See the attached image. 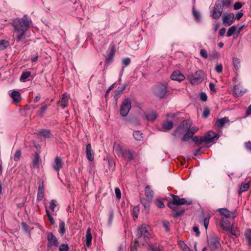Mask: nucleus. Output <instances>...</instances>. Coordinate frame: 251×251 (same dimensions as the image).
I'll list each match as a JSON object with an SVG mask.
<instances>
[{
	"label": "nucleus",
	"instance_id": "4be33fe9",
	"mask_svg": "<svg viewBox=\"0 0 251 251\" xmlns=\"http://www.w3.org/2000/svg\"><path fill=\"white\" fill-rule=\"evenodd\" d=\"M92 239V235L91 232V228L89 227L86 231V234L85 236V242L86 246L88 247H90Z\"/></svg>",
	"mask_w": 251,
	"mask_h": 251
},
{
	"label": "nucleus",
	"instance_id": "7c9ffc66",
	"mask_svg": "<svg viewBox=\"0 0 251 251\" xmlns=\"http://www.w3.org/2000/svg\"><path fill=\"white\" fill-rule=\"evenodd\" d=\"M30 75L31 72H24L22 74L21 77L20 78V80L22 82H25Z\"/></svg>",
	"mask_w": 251,
	"mask_h": 251
},
{
	"label": "nucleus",
	"instance_id": "cd10ccee",
	"mask_svg": "<svg viewBox=\"0 0 251 251\" xmlns=\"http://www.w3.org/2000/svg\"><path fill=\"white\" fill-rule=\"evenodd\" d=\"M226 124H229V120L227 117L222 118L216 121V126H224Z\"/></svg>",
	"mask_w": 251,
	"mask_h": 251
},
{
	"label": "nucleus",
	"instance_id": "2f4dec72",
	"mask_svg": "<svg viewBox=\"0 0 251 251\" xmlns=\"http://www.w3.org/2000/svg\"><path fill=\"white\" fill-rule=\"evenodd\" d=\"M134 138L138 141H141L143 139V133L139 130L135 131L133 133Z\"/></svg>",
	"mask_w": 251,
	"mask_h": 251
},
{
	"label": "nucleus",
	"instance_id": "680f3d73",
	"mask_svg": "<svg viewBox=\"0 0 251 251\" xmlns=\"http://www.w3.org/2000/svg\"><path fill=\"white\" fill-rule=\"evenodd\" d=\"M200 99L202 101H206L207 99V97L206 94L203 92H201L200 94Z\"/></svg>",
	"mask_w": 251,
	"mask_h": 251
},
{
	"label": "nucleus",
	"instance_id": "e433bc0d",
	"mask_svg": "<svg viewBox=\"0 0 251 251\" xmlns=\"http://www.w3.org/2000/svg\"><path fill=\"white\" fill-rule=\"evenodd\" d=\"M115 52V50L114 48L111 49L110 52H109L107 57L106 58V62L108 63L110 60H111L114 55Z\"/></svg>",
	"mask_w": 251,
	"mask_h": 251
},
{
	"label": "nucleus",
	"instance_id": "6e6d98bb",
	"mask_svg": "<svg viewBox=\"0 0 251 251\" xmlns=\"http://www.w3.org/2000/svg\"><path fill=\"white\" fill-rule=\"evenodd\" d=\"M200 54L201 56L204 58H207L208 57V54L207 51L205 49H201L200 50Z\"/></svg>",
	"mask_w": 251,
	"mask_h": 251
},
{
	"label": "nucleus",
	"instance_id": "b1692460",
	"mask_svg": "<svg viewBox=\"0 0 251 251\" xmlns=\"http://www.w3.org/2000/svg\"><path fill=\"white\" fill-rule=\"evenodd\" d=\"M153 191L151 190L149 185H147L145 187V195L148 200H151L153 197Z\"/></svg>",
	"mask_w": 251,
	"mask_h": 251
},
{
	"label": "nucleus",
	"instance_id": "2eb2a0df",
	"mask_svg": "<svg viewBox=\"0 0 251 251\" xmlns=\"http://www.w3.org/2000/svg\"><path fill=\"white\" fill-rule=\"evenodd\" d=\"M37 135L38 137L40 138H53V135L51 133V131L49 129H42L40 131H39L37 133Z\"/></svg>",
	"mask_w": 251,
	"mask_h": 251
},
{
	"label": "nucleus",
	"instance_id": "0eeeda50",
	"mask_svg": "<svg viewBox=\"0 0 251 251\" xmlns=\"http://www.w3.org/2000/svg\"><path fill=\"white\" fill-rule=\"evenodd\" d=\"M167 92V85L164 84H158L154 86L153 88V93L154 95L160 99L165 98Z\"/></svg>",
	"mask_w": 251,
	"mask_h": 251
},
{
	"label": "nucleus",
	"instance_id": "a18cd8bd",
	"mask_svg": "<svg viewBox=\"0 0 251 251\" xmlns=\"http://www.w3.org/2000/svg\"><path fill=\"white\" fill-rule=\"evenodd\" d=\"M22 226L23 228L24 229V230L26 232H28V233L30 232L29 226L25 222H23L22 223Z\"/></svg>",
	"mask_w": 251,
	"mask_h": 251
},
{
	"label": "nucleus",
	"instance_id": "052dcab7",
	"mask_svg": "<svg viewBox=\"0 0 251 251\" xmlns=\"http://www.w3.org/2000/svg\"><path fill=\"white\" fill-rule=\"evenodd\" d=\"M131 62L130 59L128 57L126 58L123 60L122 63L125 66H128Z\"/></svg>",
	"mask_w": 251,
	"mask_h": 251
},
{
	"label": "nucleus",
	"instance_id": "13d9d810",
	"mask_svg": "<svg viewBox=\"0 0 251 251\" xmlns=\"http://www.w3.org/2000/svg\"><path fill=\"white\" fill-rule=\"evenodd\" d=\"M215 71L218 73H221L223 71V66L222 64L217 65L215 68Z\"/></svg>",
	"mask_w": 251,
	"mask_h": 251
},
{
	"label": "nucleus",
	"instance_id": "c03bdc74",
	"mask_svg": "<svg viewBox=\"0 0 251 251\" xmlns=\"http://www.w3.org/2000/svg\"><path fill=\"white\" fill-rule=\"evenodd\" d=\"M69 247L67 244H62L59 247V251H69Z\"/></svg>",
	"mask_w": 251,
	"mask_h": 251
},
{
	"label": "nucleus",
	"instance_id": "774afa93",
	"mask_svg": "<svg viewBox=\"0 0 251 251\" xmlns=\"http://www.w3.org/2000/svg\"><path fill=\"white\" fill-rule=\"evenodd\" d=\"M191 124L192 123L190 120H185L182 122L180 126H191Z\"/></svg>",
	"mask_w": 251,
	"mask_h": 251
},
{
	"label": "nucleus",
	"instance_id": "c756f323",
	"mask_svg": "<svg viewBox=\"0 0 251 251\" xmlns=\"http://www.w3.org/2000/svg\"><path fill=\"white\" fill-rule=\"evenodd\" d=\"M65 225V222L63 221L60 220L58 232L61 235H63L66 232Z\"/></svg>",
	"mask_w": 251,
	"mask_h": 251
},
{
	"label": "nucleus",
	"instance_id": "39448f33",
	"mask_svg": "<svg viewBox=\"0 0 251 251\" xmlns=\"http://www.w3.org/2000/svg\"><path fill=\"white\" fill-rule=\"evenodd\" d=\"M219 135L214 132L212 130L207 131L204 135L201 136H195L193 138V141L197 145L203 143L209 144L214 142L215 139H218Z\"/></svg>",
	"mask_w": 251,
	"mask_h": 251
},
{
	"label": "nucleus",
	"instance_id": "f257e3e1",
	"mask_svg": "<svg viewBox=\"0 0 251 251\" xmlns=\"http://www.w3.org/2000/svg\"><path fill=\"white\" fill-rule=\"evenodd\" d=\"M32 23L31 19L27 15H25L22 18L13 20L11 25L13 29V38L17 43H25L26 32Z\"/></svg>",
	"mask_w": 251,
	"mask_h": 251
},
{
	"label": "nucleus",
	"instance_id": "473e14b6",
	"mask_svg": "<svg viewBox=\"0 0 251 251\" xmlns=\"http://www.w3.org/2000/svg\"><path fill=\"white\" fill-rule=\"evenodd\" d=\"M232 63L236 70H238L240 66V60L237 57H233Z\"/></svg>",
	"mask_w": 251,
	"mask_h": 251
},
{
	"label": "nucleus",
	"instance_id": "412c9836",
	"mask_svg": "<svg viewBox=\"0 0 251 251\" xmlns=\"http://www.w3.org/2000/svg\"><path fill=\"white\" fill-rule=\"evenodd\" d=\"M69 99V96L66 94L62 95L61 100L58 102V104H60L62 108L64 109L67 106Z\"/></svg>",
	"mask_w": 251,
	"mask_h": 251
},
{
	"label": "nucleus",
	"instance_id": "bb28decb",
	"mask_svg": "<svg viewBox=\"0 0 251 251\" xmlns=\"http://www.w3.org/2000/svg\"><path fill=\"white\" fill-rule=\"evenodd\" d=\"M113 150L115 151L116 153L119 156H121L124 151L123 150L121 146L116 143H114V144Z\"/></svg>",
	"mask_w": 251,
	"mask_h": 251
},
{
	"label": "nucleus",
	"instance_id": "72a5a7b5",
	"mask_svg": "<svg viewBox=\"0 0 251 251\" xmlns=\"http://www.w3.org/2000/svg\"><path fill=\"white\" fill-rule=\"evenodd\" d=\"M245 235L248 240V245L251 246V229H247L245 231Z\"/></svg>",
	"mask_w": 251,
	"mask_h": 251
},
{
	"label": "nucleus",
	"instance_id": "09e8293b",
	"mask_svg": "<svg viewBox=\"0 0 251 251\" xmlns=\"http://www.w3.org/2000/svg\"><path fill=\"white\" fill-rule=\"evenodd\" d=\"M155 203L158 208H163L165 207V205L164 204L163 201L159 200H156L155 201Z\"/></svg>",
	"mask_w": 251,
	"mask_h": 251
},
{
	"label": "nucleus",
	"instance_id": "393cba45",
	"mask_svg": "<svg viewBox=\"0 0 251 251\" xmlns=\"http://www.w3.org/2000/svg\"><path fill=\"white\" fill-rule=\"evenodd\" d=\"M146 118L148 121H153L157 118V114L156 112L151 111L146 114Z\"/></svg>",
	"mask_w": 251,
	"mask_h": 251
},
{
	"label": "nucleus",
	"instance_id": "0e129e2a",
	"mask_svg": "<svg viewBox=\"0 0 251 251\" xmlns=\"http://www.w3.org/2000/svg\"><path fill=\"white\" fill-rule=\"evenodd\" d=\"M242 4L240 2H236L234 3L233 8L235 10L239 9L242 7Z\"/></svg>",
	"mask_w": 251,
	"mask_h": 251
},
{
	"label": "nucleus",
	"instance_id": "864d4df0",
	"mask_svg": "<svg viewBox=\"0 0 251 251\" xmlns=\"http://www.w3.org/2000/svg\"><path fill=\"white\" fill-rule=\"evenodd\" d=\"M115 193L117 198L119 200L121 198V193L120 189L118 187L115 188Z\"/></svg>",
	"mask_w": 251,
	"mask_h": 251
},
{
	"label": "nucleus",
	"instance_id": "79ce46f5",
	"mask_svg": "<svg viewBox=\"0 0 251 251\" xmlns=\"http://www.w3.org/2000/svg\"><path fill=\"white\" fill-rule=\"evenodd\" d=\"M162 248V246L160 245H158L157 247L154 246L152 244L150 245V249L151 250V251H161Z\"/></svg>",
	"mask_w": 251,
	"mask_h": 251
},
{
	"label": "nucleus",
	"instance_id": "20e7f679",
	"mask_svg": "<svg viewBox=\"0 0 251 251\" xmlns=\"http://www.w3.org/2000/svg\"><path fill=\"white\" fill-rule=\"evenodd\" d=\"M148 225L143 224L138 227L136 234V240L140 241V243L143 245L149 244L151 234L148 231L147 227Z\"/></svg>",
	"mask_w": 251,
	"mask_h": 251
},
{
	"label": "nucleus",
	"instance_id": "423d86ee",
	"mask_svg": "<svg viewBox=\"0 0 251 251\" xmlns=\"http://www.w3.org/2000/svg\"><path fill=\"white\" fill-rule=\"evenodd\" d=\"M220 238L216 234L210 235L207 239L208 245L211 251H219L221 247Z\"/></svg>",
	"mask_w": 251,
	"mask_h": 251
},
{
	"label": "nucleus",
	"instance_id": "5fc2aeb1",
	"mask_svg": "<svg viewBox=\"0 0 251 251\" xmlns=\"http://www.w3.org/2000/svg\"><path fill=\"white\" fill-rule=\"evenodd\" d=\"M210 113V111L209 109L207 107L205 108L203 112H202V117L204 118H207L209 115Z\"/></svg>",
	"mask_w": 251,
	"mask_h": 251
},
{
	"label": "nucleus",
	"instance_id": "c85d7f7f",
	"mask_svg": "<svg viewBox=\"0 0 251 251\" xmlns=\"http://www.w3.org/2000/svg\"><path fill=\"white\" fill-rule=\"evenodd\" d=\"M237 230V227H234L233 225L231 226V227L226 226L225 227V230L229 231L231 235L235 236L236 237L238 236L237 234H236Z\"/></svg>",
	"mask_w": 251,
	"mask_h": 251
},
{
	"label": "nucleus",
	"instance_id": "5701e85b",
	"mask_svg": "<svg viewBox=\"0 0 251 251\" xmlns=\"http://www.w3.org/2000/svg\"><path fill=\"white\" fill-rule=\"evenodd\" d=\"M10 96L15 102H19L22 99L21 94L17 91H13Z\"/></svg>",
	"mask_w": 251,
	"mask_h": 251
},
{
	"label": "nucleus",
	"instance_id": "37998d69",
	"mask_svg": "<svg viewBox=\"0 0 251 251\" xmlns=\"http://www.w3.org/2000/svg\"><path fill=\"white\" fill-rule=\"evenodd\" d=\"M125 87H124L120 90H118L115 91V96L114 98L115 99L117 100L118 99L120 96L122 94L124 90H125Z\"/></svg>",
	"mask_w": 251,
	"mask_h": 251
},
{
	"label": "nucleus",
	"instance_id": "f03ea898",
	"mask_svg": "<svg viewBox=\"0 0 251 251\" xmlns=\"http://www.w3.org/2000/svg\"><path fill=\"white\" fill-rule=\"evenodd\" d=\"M172 198L171 201H168L167 206L172 210L170 216L173 218H177L183 215L185 209L181 206L183 204L191 205L192 201H187L184 198H180L178 196L171 194Z\"/></svg>",
	"mask_w": 251,
	"mask_h": 251
},
{
	"label": "nucleus",
	"instance_id": "c9c22d12",
	"mask_svg": "<svg viewBox=\"0 0 251 251\" xmlns=\"http://www.w3.org/2000/svg\"><path fill=\"white\" fill-rule=\"evenodd\" d=\"M221 226L225 230V227L226 226L231 227L230 222L227 220L224 219H221L220 221Z\"/></svg>",
	"mask_w": 251,
	"mask_h": 251
},
{
	"label": "nucleus",
	"instance_id": "f3484780",
	"mask_svg": "<svg viewBox=\"0 0 251 251\" xmlns=\"http://www.w3.org/2000/svg\"><path fill=\"white\" fill-rule=\"evenodd\" d=\"M86 153L87 159L90 161H93L94 159V152L92 149L90 143L88 144L86 147Z\"/></svg>",
	"mask_w": 251,
	"mask_h": 251
},
{
	"label": "nucleus",
	"instance_id": "49530a36",
	"mask_svg": "<svg viewBox=\"0 0 251 251\" xmlns=\"http://www.w3.org/2000/svg\"><path fill=\"white\" fill-rule=\"evenodd\" d=\"M48 108V105L45 104L43 105L40 109V110L38 111V113L39 115H40L41 116H43L46 111V110Z\"/></svg>",
	"mask_w": 251,
	"mask_h": 251
},
{
	"label": "nucleus",
	"instance_id": "9d476101",
	"mask_svg": "<svg viewBox=\"0 0 251 251\" xmlns=\"http://www.w3.org/2000/svg\"><path fill=\"white\" fill-rule=\"evenodd\" d=\"M47 250L49 251L52 247H58L59 242L57 237L52 233L49 232L47 235Z\"/></svg>",
	"mask_w": 251,
	"mask_h": 251
},
{
	"label": "nucleus",
	"instance_id": "338daca9",
	"mask_svg": "<svg viewBox=\"0 0 251 251\" xmlns=\"http://www.w3.org/2000/svg\"><path fill=\"white\" fill-rule=\"evenodd\" d=\"M243 16V13L242 12H239L236 15L235 17L234 18V20L236 19L237 20H240Z\"/></svg>",
	"mask_w": 251,
	"mask_h": 251
},
{
	"label": "nucleus",
	"instance_id": "a878e982",
	"mask_svg": "<svg viewBox=\"0 0 251 251\" xmlns=\"http://www.w3.org/2000/svg\"><path fill=\"white\" fill-rule=\"evenodd\" d=\"M40 157L39 153L36 152L34 154V157L32 160L33 165L34 167L39 168V162H40Z\"/></svg>",
	"mask_w": 251,
	"mask_h": 251
},
{
	"label": "nucleus",
	"instance_id": "a211bd4d",
	"mask_svg": "<svg viewBox=\"0 0 251 251\" xmlns=\"http://www.w3.org/2000/svg\"><path fill=\"white\" fill-rule=\"evenodd\" d=\"M44 196V181L40 180L39 182V187L38 190L37 199L38 201H42Z\"/></svg>",
	"mask_w": 251,
	"mask_h": 251
},
{
	"label": "nucleus",
	"instance_id": "4c0bfd02",
	"mask_svg": "<svg viewBox=\"0 0 251 251\" xmlns=\"http://www.w3.org/2000/svg\"><path fill=\"white\" fill-rule=\"evenodd\" d=\"M217 1H221V3L219 2L223 8L224 7H228L231 4V0H218Z\"/></svg>",
	"mask_w": 251,
	"mask_h": 251
},
{
	"label": "nucleus",
	"instance_id": "bf43d9fd",
	"mask_svg": "<svg viewBox=\"0 0 251 251\" xmlns=\"http://www.w3.org/2000/svg\"><path fill=\"white\" fill-rule=\"evenodd\" d=\"M173 126H161L159 129L160 130L164 132H167L171 130Z\"/></svg>",
	"mask_w": 251,
	"mask_h": 251
},
{
	"label": "nucleus",
	"instance_id": "dca6fc26",
	"mask_svg": "<svg viewBox=\"0 0 251 251\" xmlns=\"http://www.w3.org/2000/svg\"><path fill=\"white\" fill-rule=\"evenodd\" d=\"M171 78L173 80L180 82L185 79V76L179 71L176 70L172 74Z\"/></svg>",
	"mask_w": 251,
	"mask_h": 251
},
{
	"label": "nucleus",
	"instance_id": "aec40b11",
	"mask_svg": "<svg viewBox=\"0 0 251 251\" xmlns=\"http://www.w3.org/2000/svg\"><path fill=\"white\" fill-rule=\"evenodd\" d=\"M135 152L133 151L126 150L124 151L123 154L121 156L127 159L128 161H130L133 159V154Z\"/></svg>",
	"mask_w": 251,
	"mask_h": 251
},
{
	"label": "nucleus",
	"instance_id": "de8ad7c7",
	"mask_svg": "<svg viewBox=\"0 0 251 251\" xmlns=\"http://www.w3.org/2000/svg\"><path fill=\"white\" fill-rule=\"evenodd\" d=\"M56 206V201L54 200H52L50 202V208L52 211H54V208Z\"/></svg>",
	"mask_w": 251,
	"mask_h": 251
},
{
	"label": "nucleus",
	"instance_id": "1a4fd4ad",
	"mask_svg": "<svg viewBox=\"0 0 251 251\" xmlns=\"http://www.w3.org/2000/svg\"><path fill=\"white\" fill-rule=\"evenodd\" d=\"M131 108V101L129 98L125 99L122 102L120 107V114L123 117L127 115Z\"/></svg>",
	"mask_w": 251,
	"mask_h": 251
},
{
	"label": "nucleus",
	"instance_id": "ddd939ff",
	"mask_svg": "<svg viewBox=\"0 0 251 251\" xmlns=\"http://www.w3.org/2000/svg\"><path fill=\"white\" fill-rule=\"evenodd\" d=\"M218 211L221 214V215L225 216L227 218H234L237 216V214L236 211L234 212H230L226 208H219L218 209Z\"/></svg>",
	"mask_w": 251,
	"mask_h": 251
},
{
	"label": "nucleus",
	"instance_id": "6e6552de",
	"mask_svg": "<svg viewBox=\"0 0 251 251\" xmlns=\"http://www.w3.org/2000/svg\"><path fill=\"white\" fill-rule=\"evenodd\" d=\"M190 83L193 85H197L204 79V73L199 70L188 76Z\"/></svg>",
	"mask_w": 251,
	"mask_h": 251
},
{
	"label": "nucleus",
	"instance_id": "58836bf2",
	"mask_svg": "<svg viewBox=\"0 0 251 251\" xmlns=\"http://www.w3.org/2000/svg\"><path fill=\"white\" fill-rule=\"evenodd\" d=\"M236 29V26L235 25H233L229 27L226 33V36L227 37H230L234 33Z\"/></svg>",
	"mask_w": 251,
	"mask_h": 251
},
{
	"label": "nucleus",
	"instance_id": "603ef678",
	"mask_svg": "<svg viewBox=\"0 0 251 251\" xmlns=\"http://www.w3.org/2000/svg\"><path fill=\"white\" fill-rule=\"evenodd\" d=\"M169 223L168 221H164L163 222V226L167 232H169L170 229L169 228Z\"/></svg>",
	"mask_w": 251,
	"mask_h": 251
},
{
	"label": "nucleus",
	"instance_id": "6ab92c4d",
	"mask_svg": "<svg viewBox=\"0 0 251 251\" xmlns=\"http://www.w3.org/2000/svg\"><path fill=\"white\" fill-rule=\"evenodd\" d=\"M63 165V161L60 157L56 156L54 160V163L53 165V169L59 172L60 169L62 167Z\"/></svg>",
	"mask_w": 251,
	"mask_h": 251
},
{
	"label": "nucleus",
	"instance_id": "3c124183",
	"mask_svg": "<svg viewBox=\"0 0 251 251\" xmlns=\"http://www.w3.org/2000/svg\"><path fill=\"white\" fill-rule=\"evenodd\" d=\"M21 155V151L20 150H18L16 151L14 156V159L15 161H18L20 159V157Z\"/></svg>",
	"mask_w": 251,
	"mask_h": 251
},
{
	"label": "nucleus",
	"instance_id": "4d7b16f0",
	"mask_svg": "<svg viewBox=\"0 0 251 251\" xmlns=\"http://www.w3.org/2000/svg\"><path fill=\"white\" fill-rule=\"evenodd\" d=\"M193 14L194 17L196 18V20H199L200 19L201 16L199 12L196 11L194 8H193Z\"/></svg>",
	"mask_w": 251,
	"mask_h": 251
},
{
	"label": "nucleus",
	"instance_id": "9b49d317",
	"mask_svg": "<svg viewBox=\"0 0 251 251\" xmlns=\"http://www.w3.org/2000/svg\"><path fill=\"white\" fill-rule=\"evenodd\" d=\"M221 1H216L213 8L212 17L214 19H219L222 15L223 8L219 2Z\"/></svg>",
	"mask_w": 251,
	"mask_h": 251
},
{
	"label": "nucleus",
	"instance_id": "8fccbe9b",
	"mask_svg": "<svg viewBox=\"0 0 251 251\" xmlns=\"http://www.w3.org/2000/svg\"><path fill=\"white\" fill-rule=\"evenodd\" d=\"M140 243V241L136 240L134 243L133 246L131 247V251H137L138 247L139 246V244Z\"/></svg>",
	"mask_w": 251,
	"mask_h": 251
},
{
	"label": "nucleus",
	"instance_id": "7ed1b4c3",
	"mask_svg": "<svg viewBox=\"0 0 251 251\" xmlns=\"http://www.w3.org/2000/svg\"><path fill=\"white\" fill-rule=\"evenodd\" d=\"M199 130L197 126H177L175 130L173 135L177 136L183 134L184 132L185 133L183 135L181 140L183 142L188 141L189 139H192L194 137L193 135Z\"/></svg>",
	"mask_w": 251,
	"mask_h": 251
},
{
	"label": "nucleus",
	"instance_id": "f8f14e48",
	"mask_svg": "<svg viewBox=\"0 0 251 251\" xmlns=\"http://www.w3.org/2000/svg\"><path fill=\"white\" fill-rule=\"evenodd\" d=\"M223 23L226 26H229L234 22V15L232 13H225L222 16Z\"/></svg>",
	"mask_w": 251,
	"mask_h": 251
},
{
	"label": "nucleus",
	"instance_id": "69168bd1",
	"mask_svg": "<svg viewBox=\"0 0 251 251\" xmlns=\"http://www.w3.org/2000/svg\"><path fill=\"white\" fill-rule=\"evenodd\" d=\"M113 217H114V213L113 211H111L109 215V217H108V223L109 224H111L112 223V220H113Z\"/></svg>",
	"mask_w": 251,
	"mask_h": 251
},
{
	"label": "nucleus",
	"instance_id": "4468645a",
	"mask_svg": "<svg viewBox=\"0 0 251 251\" xmlns=\"http://www.w3.org/2000/svg\"><path fill=\"white\" fill-rule=\"evenodd\" d=\"M247 90L243 88L240 84L235 85L233 88V95L235 97H239L242 96Z\"/></svg>",
	"mask_w": 251,
	"mask_h": 251
},
{
	"label": "nucleus",
	"instance_id": "ea45409f",
	"mask_svg": "<svg viewBox=\"0 0 251 251\" xmlns=\"http://www.w3.org/2000/svg\"><path fill=\"white\" fill-rule=\"evenodd\" d=\"M8 46V41L5 40H0V50H4Z\"/></svg>",
	"mask_w": 251,
	"mask_h": 251
},
{
	"label": "nucleus",
	"instance_id": "a19ab883",
	"mask_svg": "<svg viewBox=\"0 0 251 251\" xmlns=\"http://www.w3.org/2000/svg\"><path fill=\"white\" fill-rule=\"evenodd\" d=\"M210 218V216L209 214L207 213L206 216L205 217H204L203 219L204 226L206 229L207 228L208 226L209 225Z\"/></svg>",
	"mask_w": 251,
	"mask_h": 251
},
{
	"label": "nucleus",
	"instance_id": "f704fd0d",
	"mask_svg": "<svg viewBox=\"0 0 251 251\" xmlns=\"http://www.w3.org/2000/svg\"><path fill=\"white\" fill-rule=\"evenodd\" d=\"M250 188L249 183H242L240 187L239 190V193L241 194L242 193L248 191Z\"/></svg>",
	"mask_w": 251,
	"mask_h": 251
},
{
	"label": "nucleus",
	"instance_id": "e2e57ef3",
	"mask_svg": "<svg viewBox=\"0 0 251 251\" xmlns=\"http://www.w3.org/2000/svg\"><path fill=\"white\" fill-rule=\"evenodd\" d=\"M133 212L134 216L137 218L139 213V210L138 208L137 207H134L133 209Z\"/></svg>",
	"mask_w": 251,
	"mask_h": 251
}]
</instances>
